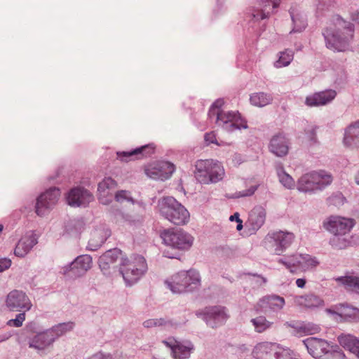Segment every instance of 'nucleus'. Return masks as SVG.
<instances>
[{
  "mask_svg": "<svg viewBox=\"0 0 359 359\" xmlns=\"http://www.w3.org/2000/svg\"><path fill=\"white\" fill-rule=\"evenodd\" d=\"M266 210L262 207H255L249 214L247 224L252 229H259L264 223L266 219Z\"/></svg>",
  "mask_w": 359,
  "mask_h": 359,
  "instance_id": "26",
  "label": "nucleus"
},
{
  "mask_svg": "<svg viewBox=\"0 0 359 359\" xmlns=\"http://www.w3.org/2000/svg\"><path fill=\"white\" fill-rule=\"evenodd\" d=\"M253 355L256 359H295L290 349L271 342H261L256 345Z\"/></svg>",
  "mask_w": 359,
  "mask_h": 359,
  "instance_id": "9",
  "label": "nucleus"
},
{
  "mask_svg": "<svg viewBox=\"0 0 359 359\" xmlns=\"http://www.w3.org/2000/svg\"><path fill=\"white\" fill-rule=\"evenodd\" d=\"M279 262L289 269L292 273L302 271V255H295L285 259H281Z\"/></svg>",
  "mask_w": 359,
  "mask_h": 359,
  "instance_id": "28",
  "label": "nucleus"
},
{
  "mask_svg": "<svg viewBox=\"0 0 359 359\" xmlns=\"http://www.w3.org/2000/svg\"><path fill=\"white\" fill-rule=\"evenodd\" d=\"M323 34L327 48L343 51L353 39V27L350 22L337 15L332 18Z\"/></svg>",
  "mask_w": 359,
  "mask_h": 359,
  "instance_id": "1",
  "label": "nucleus"
},
{
  "mask_svg": "<svg viewBox=\"0 0 359 359\" xmlns=\"http://www.w3.org/2000/svg\"><path fill=\"white\" fill-rule=\"evenodd\" d=\"M189 276L185 271H180L172 276L166 280V284L173 292H183L187 291V282Z\"/></svg>",
  "mask_w": 359,
  "mask_h": 359,
  "instance_id": "21",
  "label": "nucleus"
},
{
  "mask_svg": "<svg viewBox=\"0 0 359 359\" xmlns=\"http://www.w3.org/2000/svg\"><path fill=\"white\" fill-rule=\"evenodd\" d=\"M158 207L161 215L175 225H185L189 220L188 210L173 198L162 199Z\"/></svg>",
  "mask_w": 359,
  "mask_h": 359,
  "instance_id": "6",
  "label": "nucleus"
},
{
  "mask_svg": "<svg viewBox=\"0 0 359 359\" xmlns=\"http://www.w3.org/2000/svg\"><path fill=\"white\" fill-rule=\"evenodd\" d=\"M148 269L145 258L139 255H133L121 260L120 272L128 285L137 283Z\"/></svg>",
  "mask_w": 359,
  "mask_h": 359,
  "instance_id": "3",
  "label": "nucleus"
},
{
  "mask_svg": "<svg viewBox=\"0 0 359 359\" xmlns=\"http://www.w3.org/2000/svg\"><path fill=\"white\" fill-rule=\"evenodd\" d=\"M355 181L359 184V172H358V174L355 177Z\"/></svg>",
  "mask_w": 359,
  "mask_h": 359,
  "instance_id": "55",
  "label": "nucleus"
},
{
  "mask_svg": "<svg viewBox=\"0 0 359 359\" xmlns=\"http://www.w3.org/2000/svg\"><path fill=\"white\" fill-rule=\"evenodd\" d=\"M25 320V313H21L17 315L16 318L15 319H12L8 321L7 324L9 326H14V327H21L22 325L23 322Z\"/></svg>",
  "mask_w": 359,
  "mask_h": 359,
  "instance_id": "41",
  "label": "nucleus"
},
{
  "mask_svg": "<svg viewBox=\"0 0 359 359\" xmlns=\"http://www.w3.org/2000/svg\"><path fill=\"white\" fill-rule=\"evenodd\" d=\"M318 331V327L311 324L303 325L298 329V332L299 333L304 334L305 335L313 334L317 333Z\"/></svg>",
  "mask_w": 359,
  "mask_h": 359,
  "instance_id": "40",
  "label": "nucleus"
},
{
  "mask_svg": "<svg viewBox=\"0 0 359 359\" xmlns=\"http://www.w3.org/2000/svg\"><path fill=\"white\" fill-rule=\"evenodd\" d=\"M92 265V258L88 255H82L78 257L72 262L71 266L72 269H76L81 272H85L88 270Z\"/></svg>",
  "mask_w": 359,
  "mask_h": 359,
  "instance_id": "34",
  "label": "nucleus"
},
{
  "mask_svg": "<svg viewBox=\"0 0 359 359\" xmlns=\"http://www.w3.org/2000/svg\"><path fill=\"white\" fill-rule=\"evenodd\" d=\"M270 1L273 4V8H277L280 4V0H270Z\"/></svg>",
  "mask_w": 359,
  "mask_h": 359,
  "instance_id": "52",
  "label": "nucleus"
},
{
  "mask_svg": "<svg viewBox=\"0 0 359 359\" xmlns=\"http://www.w3.org/2000/svg\"><path fill=\"white\" fill-rule=\"evenodd\" d=\"M154 152V148L149 146H143L140 148H137L131 151H123L118 153V156L122 159L124 158H132L135 156V158H140L139 156H143L147 154H152Z\"/></svg>",
  "mask_w": 359,
  "mask_h": 359,
  "instance_id": "32",
  "label": "nucleus"
},
{
  "mask_svg": "<svg viewBox=\"0 0 359 359\" xmlns=\"http://www.w3.org/2000/svg\"><path fill=\"white\" fill-rule=\"evenodd\" d=\"M272 96L263 92L255 93L251 95L250 101L252 105L262 107L272 102Z\"/></svg>",
  "mask_w": 359,
  "mask_h": 359,
  "instance_id": "33",
  "label": "nucleus"
},
{
  "mask_svg": "<svg viewBox=\"0 0 359 359\" xmlns=\"http://www.w3.org/2000/svg\"><path fill=\"white\" fill-rule=\"evenodd\" d=\"M280 182L287 188H291L294 185L293 179L288 175H283L280 178Z\"/></svg>",
  "mask_w": 359,
  "mask_h": 359,
  "instance_id": "43",
  "label": "nucleus"
},
{
  "mask_svg": "<svg viewBox=\"0 0 359 359\" xmlns=\"http://www.w3.org/2000/svg\"><path fill=\"white\" fill-rule=\"evenodd\" d=\"M288 140L282 133L274 135L270 142L269 149L278 156H284L289 151Z\"/></svg>",
  "mask_w": 359,
  "mask_h": 359,
  "instance_id": "20",
  "label": "nucleus"
},
{
  "mask_svg": "<svg viewBox=\"0 0 359 359\" xmlns=\"http://www.w3.org/2000/svg\"><path fill=\"white\" fill-rule=\"evenodd\" d=\"M259 305L261 307H269L274 311L280 310L285 305V299L277 295L266 296L260 299Z\"/></svg>",
  "mask_w": 359,
  "mask_h": 359,
  "instance_id": "29",
  "label": "nucleus"
},
{
  "mask_svg": "<svg viewBox=\"0 0 359 359\" xmlns=\"http://www.w3.org/2000/svg\"><path fill=\"white\" fill-rule=\"evenodd\" d=\"M339 343L344 348L359 357V340L350 334H344L338 337Z\"/></svg>",
  "mask_w": 359,
  "mask_h": 359,
  "instance_id": "27",
  "label": "nucleus"
},
{
  "mask_svg": "<svg viewBox=\"0 0 359 359\" xmlns=\"http://www.w3.org/2000/svg\"><path fill=\"white\" fill-rule=\"evenodd\" d=\"M121 255V252L117 249L107 251L100 257L98 263L102 269H107L111 264L114 263Z\"/></svg>",
  "mask_w": 359,
  "mask_h": 359,
  "instance_id": "30",
  "label": "nucleus"
},
{
  "mask_svg": "<svg viewBox=\"0 0 359 359\" xmlns=\"http://www.w3.org/2000/svg\"><path fill=\"white\" fill-rule=\"evenodd\" d=\"M195 167V177L203 184L217 182L223 179L225 174L222 163L213 159L199 160Z\"/></svg>",
  "mask_w": 359,
  "mask_h": 359,
  "instance_id": "4",
  "label": "nucleus"
},
{
  "mask_svg": "<svg viewBox=\"0 0 359 359\" xmlns=\"http://www.w3.org/2000/svg\"><path fill=\"white\" fill-rule=\"evenodd\" d=\"M175 165L167 161L149 164L145 169L147 175L154 179L164 180L170 177L175 171Z\"/></svg>",
  "mask_w": 359,
  "mask_h": 359,
  "instance_id": "13",
  "label": "nucleus"
},
{
  "mask_svg": "<svg viewBox=\"0 0 359 359\" xmlns=\"http://www.w3.org/2000/svg\"><path fill=\"white\" fill-rule=\"evenodd\" d=\"M166 322L163 319H149L144 322V326L146 327H154L163 326Z\"/></svg>",
  "mask_w": 359,
  "mask_h": 359,
  "instance_id": "42",
  "label": "nucleus"
},
{
  "mask_svg": "<svg viewBox=\"0 0 359 359\" xmlns=\"http://www.w3.org/2000/svg\"><path fill=\"white\" fill-rule=\"evenodd\" d=\"M93 198V195L83 189H72L67 196V201L69 205L80 206L88 204Z\"/></svg>",
  "mask_w": 359,
  "mask_h": 359,
  "instance_id": "15",
  "label": "nucleus"
},
{
  "mask_svg": "<svg viewBox=\"0 0 359 359\" xmlns=\"http://www.w3.org/2000/svg\"><path fill=\"white\" fill-rule=\"evenodd\" d=\"M224 104V100H217L210 109L209 116H217V123L228 131L247 128L246 121L239 113L222 111L221 108Z\"/></svg>",
  "mask_w": 359,
  "mask_h": 359,
  "instance_id": "5",
  "label": "nucleus"
},
{
  "mask_svg": "<svg viewBox=\"0 0 359 359\" xmlns=\"http://www.w3.org/2000/svg\"><path fill=\"white\" fill-rule=\"evenodd\" d=\"M295 306L304 309H313L320 307L323 305V301L318 296L309 294L305 295L296 296L294 298Z\"/></svg>",
  "mask_w": 359,
  "mask_h": 359,
  "instance_id": "22",
  "label": "nucleus"
},
{
  "mask_svg": "<svg viewBox=\"0 0 359 359\" xmlns=\"http://www.w3.org/2000/svg\"><path fill=\"white\" fill-rule=\"evenodd\" d=\"M326 311L330 314H335L344 320H359V309L348 305L339 304L327 309Z\"/></svg>",
  "mask_w": 359,
  "mask_h": 359,
  "instance_id": "18",
  "label": "nucleus"
},
{
  "mask_svg": "<svg viewBox=\"0 0 359 359\" xmlns=\"http://www.w3.org/2000/svg\"><path fill=\"white\" fill-rule=\"evenodd\" d=\"M292 60L293 54L292 53V52H289L287 50L281 52L280 53L278 60L275 62L274 66L276 68L286 67L290 64Z\"/></svg>",
  "mask_w": 359,
  "mask_h": 359,
  "instance_id": "37",
  "label": "nucleus"
},
{
  "mask_svg": "<svg viewBox=\"0 0 359 359\" xmlns=\"http://www.w3.org/2000/svg\"><path fill=\"white\" fill-rule=\"evenodd\" d=\"M6 305L10 311H29L32 306L26 294L17 290L8 293L6 299Z\"/></svg>",
  "mask_w": 359,
  "mask_h": 359,
  "instance_id": "12",
  "label": "nucleus"
},
{
  "mask_svg": "<svg viewBox=\"0 0 359 359\" xmlns=\"http://www.w3.org/2000/svg\"><path fill=\"white\" fill-rule=\"evenodd\" d=\"M258 187V184H254L252 185H250L248 189L243 191V193L241 194V196H250L253 195L256 190L257 189Z\"/></svg>",
  "mask_w": 359,
  "mask_h": 359,
  "instance_id": "45",
  "label": "nucleus"
},
{
  "mask_svg": "<svg viewBox=\"0 0 359 359\" xmlns=\"http://www.w3.org/2000/svg\"><path fill=\"white\" fill-rule=\"evenodd\" d=\"M72 327V323H64L54 329L39 333L32 339L29 346L37 349H44L54 341L56 335L62 334Z\"/></svg>",
  "mask_w": 359,
  "mask_h": 359,
  "instance_id": "10",
  "label": "nucleus"
},
{
  "mask_svg": "<svg viewBox=\"0 0 359 359\" xmlns=\"http://www.w3.org/2000/svg\"><path fill=\"white\" fill-rule=\"evenodd\" d=\"M230 219L231 221H233V220H236V222H238L240 221V219H239V214L238 213H235L233 215H231L230 217Z\"/></svg>",
  "mask_w": 359,
  "mask_h": 359,
  "instance_id": "51",
  "label": "nucleus"
},
{
  "mask_svg": "<svg viewBox=\"0 0 359 359\" xmlns=\"http://www.w3.org/2000/svg\"><path fill=\"white\" fill-rule=\"evenodd\" d=\"M254 18L257 19H264L267 17V15L262 11H257L255 13H252Z\"/></svg>",
  "mask_w": 359,
  "mask_h": 359,
  "instance_id": "49",
  "label": "nucleus"
},
{
  "mask_svg": "<svg viewBox=\"0 0 359 359\" xmlns=\"http://www.w3.org/2000/svg\"><path fill=\"white\" fill-rule=\"evenodd\" d=\"M332 180V175L325 170L313 171L306 173L300 177L297 183V188L301 191H313L330 185Z\"/></svg>",
  "mask_w": 359,
  "mask_h": 359,
  "instance_id": "7",
  "label": "nucleus"
},
{
  "mask_svg": "<svg viewBox=\"0 0 359 359\" xmlns=\"http://www.w3.org/2000/svg\"><path fill=\"white\" fill-rule=\"evenodd\" d=\"M337 95L334 90H326L315 93L306 98L305 103L309 107H319L325 105L333 100Z\"/></svg>",
  "mask_w": 359,
  "mask_h": 359,
  "instance_id": "16",
  "label": "nucleus"
},
{
  "mask_svg": "<svg viewBox=\"0 0 359 359\" xmlns=\"http://www.w3.org/2000/svg\"><path fill=\"white\" fill-rule=\"evenodd\" d=\"M344 143L347 147H359V121L351 123L346 128Z\"/></svg>",
  "mask_w": 359,
  "mask_h": 359,
  "instance_id": "25",
  "label": "nucleus"
},
{
  "mask_svg": "<svg viewBox=\"0 0 359 359\" xmlns=\"http://www.w3.org/2000/svg\"><path fill=\"white\" fill-rule=\"evenodd\" d=\"M89 359H104V358L102 356H101V355H94V356H93L92 358H90Z\"/></svg>",
  "mask_w": 359,
  "mask_h": 359,
  "instance_id": "54",
  "label": "nucleus"
},
{
  "mask_svg": "<svg viewBox=\"0 0 359 359\" xmlns=\"http://www.w3.org/2000/svg\"><path fill=\"white\" fill-rule=\"evenodd\" d=\"M318 264V262L311 256L306 255H302V271L316 267Z\"/></svg>",
  "mask_w": 359,
  "mask_h": 359,
  "instance_id": "39",
  "label": "nucleus"
},
{
  "mask_svg": "<svg viewBox=\"0 0 359 359\" xmlns=\"http://www.w3.org/2000/svg\"><path fill=\"white\" fill-rule=\"evenodd\" d=\"M271 238L277 245L276 250L278 254H280L279 252H283L290 247L294 241V235L292 233L283 231L273 232Z\"/></svg>",
  "mask_w": 359,
  "mask_h": 359,
  "instance_id": "23",
  "label": "nucleus"
},
{
  "mask_svg": "<svg viewBox=\"0 0 359 359\" xmlns=\"http://www.w3.org/2000/svg\"><path fill=\"white\" fill-rule=\"evenodd\" d=\"M309 353L315 358H320L330 350V344L323 339L310 337L304 341Z\"/></svg>",
  "mask_w": 359,
  "mask_h": 359,
  "instance_id": "14",
  "label": "nucleus"
},
{
  "mask_svg": "<svg viewBox=\"0 0 359 359\" xmlns=\"http://www.w3.org/2000/svg\"><path fill=\"white\" fill-rule=\"evenodd\" d=\"M238 224L237 225V229L238 230H241L242 228H243L242 221L240 219V221H238Z\"/></svg>",
  "mask_w": 359,
  "mask_h": 359,
  "instance_id": "53",
  "label": "nucleus"
},
{
  "mask_svg": "<svg viewBox=\"0 0 359 359\" xmlns=\"http://www.w3.org/2000/svg\"><path fill=\"white\" fill-rule=\"evenodd\" d=\"M3 230V226L1 224H0V233Z\"/></svg>",
  "mask_w": 359,
  "mask_h": 359,
  "instance_id": "56",
  "label": "nucleus"
},
{
  "mask_svg": "<svg viewBox=\"0 0 359 359\" xmlns=\"http://www.w3.org/2000/svg\"><path fill=\"white\" fill-rule=\"evenodd\" d=\"M306 280L304 278H298L296 280V285L298 287L303 288L306 285Z\"/></svg>",
  "mask_w": 359,
  "mask_h": 359,
  "instance_id": "50",
  "label": "nucleus"
},
{
  "mask_svg": "<svg viewBox=\"0 0 359 359\" xmlns=\"http://www.w3.org/2000/svg\"><path fill=\"white\" fill-rule=\"evenodd\" d=\"M251 322L255 326V330L260 333L266 331L271 325V323L263 316H259L256 318L252 319Z\"/></svg>",
  "mask_w": 359,
  "mask_h": 359,
  "instance_id": "38",
  "label": "nucleus"
},
{
  "mask_svg": "<svg viewBox=\"0 0 359 359\" xmlns=\"http://www.w3.org/2000/svg\"><path fill=\"white\" fill-rule=\"evenodd\" d=\"M355 224V222L353 219L341 216H330L323 224L328 231L336 236L331 242L334 247L339 249L345 248L349 245L350 241L344 238L341 239L340 236L350 233Z\"/></svg>",
  "mask_w": 359,
  "mask_h": 359,
  "instance_id": "2",
  "label": "nucleus"
},
{
  "mask_svg": "<svg viewBox=\"0 0 359 359\" xmlns=\"http://www.w3.org/2000/svg\"><path fill=\"white\" fill-rule=\"evenodd\" d=\"M60 196V191L58 189L53 188L46 191L39 196L36 204V213L43 215L48 209L55 205Z\"/></svg>",
  "mask_w": 359,
  "mask_h": 359,
  "instance_id": "11",
  "label": "nucleus"
},
{
  "mask_svg": "<svg viewBox=\"0 0 359 359\" xmlns=\"http://www.w3.org/2000/svg\"><path fill=\"white\" fill-rule=\"evenodd\" d=\"M36 243V239L33 234L25 235L18 241L15 249V255L19 257H25Z\"/></svg>",
  "mask_w": 359,
  "mask_h": 359,
  "instance_id": "24",
  "label": "nucleus"
},
{
  "mask_svg": "<svg viewBox=\"0 0 359 359\" xmlns=\"http://www.w3.org/2000/svg\"><path fill=\"white\" fill-rule=\"evenodd\" d=\"M163 243L173 249L180 251H186L191 248L194 238L189 233L182 229L170 228L161 233Z\"/></svg>",
  "mask_w": 359,
  "mask_h": 359,
  "instance_id": "8",
  "label": "nucleus"
},
{
  "mask_svg": "<svg viewBox=\"0 0 359 359\" xmlns=\"http://www.w3.org/2000/svg\"><path fill=\"white\" fill-rule=\"evenodd\" d=\"M205 140L208 144H217L216 135L214 132L208 133L205 135Z\"/></svg>",
  "mask_w": 359,
  "mask_h": 359,
  "instance_id": "46",
  "label": "nucleus"
},
{
  "mask_svg": "<svg viewBox=\"0 0 359 359\" xmlns=\"http://www.w3.org/2000/svg\"><path fill=\"white\" fill-rule=\"evenodd\" d=\"M115 198L117 201H121L123 200H130V197L128 191L121 190L116 193Z\"/></svg>",
  "mask_w": 359,
  "mask_h": 359,
  "instance_id": "44",
  "label": "nucleus"
},
{
  "mask_svg": "<svg viewBox=\"0 0 359 359\" xmlns=\"http://www.w3.org/2000/svg\"><path fill=\"white\" fill-rule=\"evenodd\" d=\"M11 261L8 259H0V272L8 269L11 266Z\"/></svg>",
  "mask_w": 359,
  "mask_h": 359,
  "instance_id": "48",
  "label": "nucleus"
},
{
  "mask_svg": "<svg viewBox=\"0 0 359 359\" xmlns=\"http://www.w3.org/2000/svg\"><path fill=\"white\" fill-rule=\"evenodd\" d=\"M306 137L309 140L310 144H312L316 142V132L313 128L309 130L306 133Z\"/></svg>",
  "mask_w": 359,
  "mask_h": 359,
  "instance_id": "47",
  "label": "nucleus"
},
{
  "mask_svg": "<svg viewBox=\"0 0 359 359\" xmlns=\"http://www.w3.org/2000/svg\"><path fill=\"white\" fill-rule=\"evenodd\" d=\"M189 276V278L186 280L187 282V290H191L198 287L201 285V278L198 272L194 270L185 271Z\"/></svg>",
  "mask_w": 359,
  "mask_h": 359,
  "instance_id": "36",
  "label": "nucleus"
},
{
  "mask_svg": "<svg viewBox=\"0 0 359 359\" xmlns=\"http://www.w3.org/2000/svg\"><path fill=\"white\" fill-rule=\"evenodd\" d=\"M165 345L172 351V355L174 359H187L190 356L193 349L192 346H185L175 339L170 338L163 341Z\"/></svg>",
  "mask_w": 359,
  "mask_h": 359,
  "instance_id": "19",
  "label": "nucleus"
},
{
  "mask_svg": "<svg viewBox=\"0 0 359 359\" xmlns=\"http://www.w3.org/2000/svg\"><path fill=\"white\" fill-rule=\"evenodd\" d=\"M205 319L209 320H224L228 318L225 312V309L221 306H214L205 308L204 311Z\"/></svg>",
  "mask_w": 359,
  "mask_h": 359,
  "instance_id": "31",
  "label": "nucleus"
},
{
  "mask_svg": "<svg viewBox=\"0 0 359 359\" xmlns=\"http://www.w3.org/2000/svg\"><path fill=\"white\" fill-rule=\"evenodd\" d=\"M117 184L111 177L104 178L98 184V197L103 204H108L113 198V192L116 189Z\"/></svg>",
  "mask_w": 359,
  "mask_h": 359,
  "instance_id": "17",
  "label": "nucleus"
},
{
  "mask_svg": "<svg viewBox=\"0 0 359 359\" xmlns=\"http://www.w3.org/2000/svg\"><path fill=\"white\" fill-rule=\"evenodd\" d=\"M337 280L344 285V287L351 291L359 293V278L353 276H346L339 277Z\"/></svg>",
  "mask_w": 359,
  "mask_h": 359,
  "instance_id": "35",
  "label": "nucleus"
}]
</instances>
